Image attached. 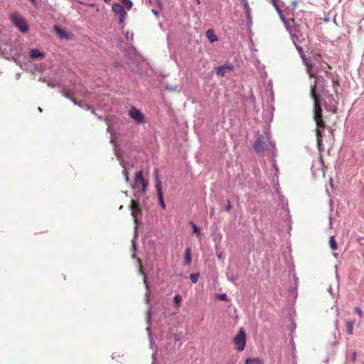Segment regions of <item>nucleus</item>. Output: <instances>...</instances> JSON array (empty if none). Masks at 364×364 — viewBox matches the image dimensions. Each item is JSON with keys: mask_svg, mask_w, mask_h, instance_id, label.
I'll list each match as a JSON object with an SVG mask.
<instances>
[{"mask_svg": "<svg viewBox=\"0 0 364 364\" xmlns=\"http://www.w3.org/2000/svg\"><path fill=\"white\" fill-rule=\"evenodd\" d=\"M123 174L124 176V179H125V181L127 183H129V176H128V172L127 170H124L123 171Z\"/></svg>", "mask_w": 364, "mask_h": 364, "instance_id": "obj_45", "label": "nucleus"}, {"mask_svg": "<svg viewBox=\"0 0 364 364\" xmlns=\"http://www.w3.org/2000/svg\"><path fill=\"white\" fill-rule=\"evenodd\" d=\"M319 133H320V131L318 129H317V131H316L317 144H318V148L319 151H321V140L319 136Z\"/></svg>", "mask_w": 364, "mask_h": 364, "instance_id": "obj_37", "label": "nucleus"}, {"mask_svg": "<svg viewBox=\"0 0 364 364\" xmlns=\"http://www.w3.org/2000/svg\"><path fill=\"white\" fill-rule=\"evenodd\" d=\"M281 20L282 21L287 31L289 33H291L293 31V26L294 24V21L291 18H286L282 14V13L279 14Z\"/></svg>", "mask_w": 364, "mask_h": 364, "instance_id": "obj_11", "label": "nucleus"}, {"mask_svg": "<svg viewBox=\"0 0 364 364\" xmlns=\"http://www.w3.org/2000/svg\"><path fill=\"white\" fill-rule=\"evenodd\" d=\"M11 20L13 24L18 28L23 33L28 31V26L24 18L18 14H14L11 16Z\"/></svg>", "mask_w": 364, "mask_h": 364, "instance_id": "obj_3", "label": "nucleus"}, {"mask_svg": "<svg viewBox=\"0 0 364 364\" xmlns=\"http://www.w3.org/2000/svg\"><path fill=\"white\" fill-rule=\"evenodd\" d=\"M191 262V251L190 247H187L185 250V265H189Z\"/></svg>", "mask_w": 364, "mask_h": 364, "instance_id": "obj_20", "label": "nucleus"}, {"mask_svg": "<svg viewBox=\"0 0 364 364\" xmlns=\"http://www.w3.org/2000/svg\"><path fill=\"white\" fill-rule=\"evenodd\" d=\"M355 357H356V353H355V352H353V353H352V356H351L350 360H351L353 362H354V361H355Z\"/></svg>", "mask_w": 364, "mask_h": 364, "instance_id": "obj_50", "label": "nucleus"}, {"mask_svg": "<svg viewBox=\"0 0 364 364\" xmlns=\"http://www.w3.org/2000/svg\"><path fill=\"white\" fill-rule=\"evenodd\" d=\"M218 257L219 259H221V258H222V253H219V254H218Z\"/></svg>", "mask_w": 364, "mask_h": 364, "instance_id": "obj_60", "label": "nucleus"}, {"mask_svg": "<svg viewBox=\"0 0 364 364\" xmlns=\"http://www.w3.org/2000/svg\"><path fill=\"white\" fill-rule=\"evenodd\" d=\"M210 214L211 216H213L215 214V209L214 208H212L210 210Z\"/></svg>", "mask_w": 364, "mask_h": 364, "instance_id": "obj_53", "label": "nucleus"}, {"mask_svg": "<svg viewBox=\"0 0 364 364\" xmlns=\"http://www.w3.org/2000/svg\"><path fill=\"white\" fill-rule=\"evenodd\" d=\"M355 313H356V314H357L360 317H362V316H363V312L362 309H361L360 307H358V306L355 307Z\"/></svg>", "mask_w": 364, "mask_h": 364, "instance_id": "obj_42", "label": "nucleus"}, {"mask_svg": "<svg viewBox=\"0 0 364 364\" xmlns=\"http://www.w3.org/2000/svg\"><path fill=\"white\" fill-rule=\"evenodd\" d=\"M112 11L118 16L119 23H122L127 16V13L122 4L119 3H114L112 5Z\"/></svg>", "mask_w": 364, "mask_h": 364, "instance_id": "obj_6", "label": "nucleus"}, {"mask_svg": "<svg viewBox=\"0 0 364 364\" xmlns=\"http://www.w3.org/2000/svg\"><path fill=\"white\" fill-rule=\"evenodd\" d=\"M158 198H159L160 206L161 207V208L165 209L166 208V204H165V202H164V200L163 194L158 195Z\"/></svg>", "mask_w": 364, "mask_h": 364, "instance_id": "obj_29", "label": "nucleus"}, {"mask_svg": "<svg viewBox=\"0 0 364 364\" xmlns=\"http://www.w3.org/2000/svg\"><path fill=\"white\" fill-rule=\"evenodd\" d=\"M3 45L6 46L7 44L6 43H3L1 45H0V53H1L2 55H6V49L3 48Z\"/></svg>", "mask_w": 364, "mask_h": 364, "instance_id": "obj_44", "label": "nucleus"}, {"mask_svg": "<svg viewBox=\"0 0 364 364\" xmlns=\"http://www.w3.org/2000/svg\"><path fill=\"white\" fill-rule=\"evenodd\" d=\"M303 63L308 66V62L307 58H306V55H304L303 58H301Z\"/></svg>", "mask_w": 364, "mask_h": 364, "instance_id": "obj_49", "label": "nucleus"}, {"mask_svg": "<svg viewBox=\"0 0 364 364\" xmlns=\"http://www.w3.org/2000/svg\"><path fill=\"white\" fill-rule=\"evenodd\" d=\"M247 336L243 328H240L238 333L233 339L234 344L236 346L237 351H242L246 345Z\"/></svg>", "mask_w": 364, "mask_h": 364, "instance_id": "obj_4", "label": "nucleus"}, {"mask_svg": "<svg viewBox=\"0 0 364 364\" xmlns=\"http://www.w3.org/2000/svg\"><path fill=\"white\" fill-rule=\"evenodd\" d=\"M331 290H332V287L330 286V287H328V291L331 294H332V295H333V293H332Z\"/></svg>", "mask_w": 364, "mask_h": 364, "instance_id": "obj_57", "label": "nucleus"}, {"mask_svg": "<svg viewBox=\"0 0 364 364\" xmlns=\"http://www.w3.org/2000/svg\"><path fill=\"white\" fill-rule=\"evenodd\" d=\"M173 338L176 341H179L180 340V337L177 335V334H173Z\"/></svg>", "mask_w": 364, "mask_h": 364, "instance_id": "obj_54", "label": "nucleus"}, {"mask_svg": "<svg viewBox=\"0 0 364 364\" xmlns=\"http://www.w3.org/2000/svg\"><path fill=\"white\" fill-rule=\"evenodd\" d=\"M126 38L128 39V40H130V41H133V38H134V33L132 32L129 33V31H127L126 33Z\"/></svg>", "mask_w": 364, "mask_h": 364, "instance_id": "obj_43", "label": "nucleus"}, {"mask_svg": "<svg viewBox=\"0 0 364 364\" xmlns=\"http://www.w3.org/2000/svg\"><path fill=\"white\" fill-rule=\"evenodd\" d=\"M139 273H140L141 274H142V275H144V274H144V271H143V269H142L141 267H139Z\"/></svg>", "mask_w": 364, "mask_h": 364, "instance_id": "obj_55", "label": "nucleus"}, {"mask_svg": "<svg viewBox=\"0 0 364 364\" xmlns=\"http://www.w3.org/2000/svg\"><path fill=\"white\" fill-rule=\"evenodd\" d=\"M29 54L32 59H43L45 57V54L36 48L31 49Z\"/></svg>", "mask_w": 364, "mask_h": 364, "instance_id": "obj_15", "label": "nucleus"}, {"mask_svg": "<svg viewBox=\"0 0 364 364\" xmlns=\"http://www.w3.org/2000/svg\"><path fill=\"white\" fill-rule=\"evenodd\" d=\"M269 109H270V112L267 114L269 115V121L271 122L272 120V118H273V112L274 110V108L273 107L272 105H270L269 106Z\"/></svg>", "mask_w": 364, "mask_h": 364, "instance_id": "obj_40", "label": "nucleus"}, {"mask_svg": "<svg viewBox=\"0 0 364 364\" xmlns=\"http://www.w3.org/2000/svg\"><path fill=\"white\" fill-rule=\"evenodd\" d=\"M189 224L191 225L193 232L196 233L198 237H199L201 234L200 228L198 227L193 221H190Z\"/></svg>", "mask_w": 364, "mask_h": 364, "instance_id": "obj_22", "label": "nucleus"}, {"mask_svg": "<svg viewBox=\"0 0 364 364\" xmlns=\"http://www.w3.org/2000/svg\"><path fill=\"white\" fill-rule=\"evenodd\" d=\"M61 94H62L65 97L68 98V99H70V100H71V101H72L75 105H78L79 107H82V108H83V109H87V110H90V109H91V112H92L94 115H95V116L97 115V114H96V113L95 112V111L92 109V107H91L88 104H87V103H85V102H82V101H81V102H77L76 101V100H75V99H74V98H71V97H70V95H69V93H68V92H67L65 90H61Z\"/></svg>", "mask_w": 364, "mask_h": 364, "instance_id": "obj_8", "label": "nucleus"}, {"mask_svg": "<svg viewBox=\"0 0 364 364\" xmlns=\"http://www.w3.org/2000/svg\"><path fill=\"white\" fill-rule=\"evenodd\" d=\"M165 89L166 90H168V91H173V92L178 91L177 87L172 86V85H166Z\"/></svg>", "mask_w": 364, "mask_h": 364, "instance_id": "obj_35", "label": "nucleus"}, {"mask_svg": "<svg viewBox=\"0 0 364 364\" xmlns=\"http://www.w3.org/2000/svg\"><path fill=\"white\" fill-rule=\"evenodd\" d=\"M146 322L149 324V326H150V324H151V308L149 309V311L147 312ZM146 331L148 333V337H149V339L150 348L151 349H154V350H156V347H157V346L154 343V339H153V337H152V335H151L150 326H148L146 328Z\"/></svg>", "mask_w": 364, "mask_h": 364, "instance_id": "obj_10", "label": "nucleus"}, {"mask_svg": "<svg viewBox=\"0 0 364 364\" xmlns=\"http://www.w3.org/2000/svg\"><path fill=\"white\" fill-rule=\"evenodd\" d=\"M271 1L273 6H274L275 9L277 10L278 14L282 13L279 4H277V0H271Z\"/></svg>", "mask_w": 364, "mask_h": 364, "instance_id": "obj_32", "label": "nucleus"}, {"mask_svg": "<svg viewBox=\"0 0 364 364\" xmlns=\"http://www.w3.org/2000/svg\"><path fill=\"white\" fill-rule=\"evenodd\" d=\"M107 130L108 132L111 133L112 132V127H111V126H108Z\"/></svg>", "mask_w": 364, "mask_h": 364, "instance_id": "obj_56", "label": "nucleus"}, {"mask_svg": "<svg viewBox=\"0 0 364 364\" xmlns=\"http://www.w3.org/2000/svg\"><path fill=\"white\" fill-rule=\"evenodd\" d=\"M230 208H231L230 203V201H229V200H228V205H227V207H226L225 210H226L227 211H228V210H230Z\"/></svg>", "mask_w": 364, "mask_h": 364, "instance_id": "obj_51", "label": "nucleus"}, {"mask_svg": "<svg viewBox=\"0 0 364 364\" xmlns=\"http://www.w3.org/2000/svg\"><path fill=\"white\" fill-rule=\"evenodd\" d=\"M284 212H285V213H286L287 215H289V210L288 207H285V208H284Z\"/></svg>", "mask_w": 364, "mask_h": 364, "instance_id": "obj_52", "label": "nucleus"}, {"mask_svg": "<svg viewBox=\"0 0 364 364\" xmlns=\"http://www.w3.org/2000/svg\"><path fill=\"white\" fill-rule=\"evenodd\" d=\"M135 240H136V235L134 236V237L132 239V248L134 250H136V243H135Z\"/></svg>", "mask_w": 364, "mask_h": 364, "instance_id": "obj_48", "label": "nucleus"}, {"mask_svg": "<svg viewBox=\"0 0 364 364\" xmlns=\"http://www.w3.org/2000/svg\"><path fill=\"white\" fill-rule=\"evenodd\" d=\"M138 183H141V194L144 195L146 192V188L148 186V182L146 181L144 178H143V174H142V171H139L138 172H136L135 176H134V183H132L131 184V187L133 189H135L137 186V184Z\"/></svg>", "mask_w": 364, "mask_h": 364, "instance_id": "obj_5", "label": "nucleus"}, {"mask_svg": "<svg viewBox=\"0 0 364 364\" xmlns=\"http://www.w3.org/2000/svg\"><path fill=\"white\" fill-rule=\"evenodd\" d=\"M355 325V320H350L346 323V330L348 334L353 335V326Z\"/></svg>", "mask_w": 364, "mask_h": 364, "instance_id": "obj_21", "label": "nucleus"}, {"mask_svg": "<svg viewBox=\"0 0 364 364\" xmlns=\"http://www.w3.org/2000/svg\"><path fill=\"white\" fill-rule=\"evenodd\" d=\"M247 17L251 21L252 19H251V16H250V11L249 12V15H247Z\"/></svg>", "mask_w": 364, "mask_h": 364, "instance_id": "obj_58", "label": "nucleus"}, {"mask_svg": "<svg viewBox=\"0 0 364 364\" xmlns=\"http://www.w3.org/2000/svg\"><path fill=\"white\" fill-rule=\"evenodd\" d=\"M253 147L258 154L265 150H269L274 154L276 150L275 144L272 141L270 135L268 133H265L264 135L259 136L255 141Z\"/></svg>", "mask_w": 364, "mask_h": 364, "instance_id": "obj_2", "label": "nucleus"}, {"mask_svg": "<svg viewBox=\"0 0 364 364\" xmlns=\"http://www.w3.org/2000/svg\"><path fill=\"white\" fill-rule=\"evenodd\" d=\"M38 80L47 83L48 86L50 87H55L60 86L59 82H55V80H51L50 78H48L46 77H41Z\"/></svg>", "mask_w": 364, "mask_h": 364, "instance_id": "obj_16", "label": "nucleus"}, {"mask_svg": "<svg viewBox=\"0 0 364 364\" xmlns=\"http://www.w3.org/2000/svg\"><path fill=\"white\" fill-rule=\"evenodd\" d=\"M157 350H158V348L156 347V350H154V352L152 353V355H151V358H152V363L151 364H156V360H157V358H156Z\"/></svg>", "mask_w": 364, "mask_h": 364, "instance_id": "obj_34", "label": "nucleus"}, {"mask_svg": "<svg viewBox=\"0 0 364 364\" xmlns=\"http://www.w3.org/2000/svg\"><path fill=\"white\" fill-rule=\"evenodd\" d=\"M363 241L360 242L361 245H364V238L362 239Z\"/></svg>", "mask_w": 364, "mask_h": 364, "instance_id": "obj_63", "label": "nucleus"}, {"mask_svg": "<svg viewBox=\"0 0 364 364\" xmlns=\"http://www.w3.org/2000/svg\"><path fill=\"white\" fill-rule=\"evenodd\" d=\"M144 283L146 289V303L149 304V287H148V284L146 283V277L144 278Z\"/></svg>", "mask_w": 364, "mask_h": 364, "instance_id": "obj_33", "label": "nucleus"}, {"mask_svg": "<svg viewBox=\"0 0 364 364\" xmlns=\"http://www.w3.org/2000/svg\"><path fill=\"white\" fill-rule=\"evenodd\" d=\"M329 245L333 250H336L338 248L336 241L335 240L334 236H331L329 240Z\"/></svg>", "mask_w": 364, "mask_h": 364, "instance_id": "obj_25", "label": "nucleus"}, {"mask_svg": "<svg viewBox=\"0 0 364 364\" xmlns=\"http://www.w3.org/2000/svg\"><path fill=\"white\" fill-rule=\"evenodd\" d=\"M244 8H245L247 15H249V12L250 11V8L249 6L247 1H245Z\"/></svg>", "mask_w": 364, "mask_h": 364, "instance_id": "obj_41", "label": "nucleus"}, {"mask_svg": "<svg viewBox=\"0 0 364 364\" xmlns=\"http://www.w3.org/2000/svg\"><path fill=\"white\" fill-rule=\"evenodd\" d=\"M294 46H295L296 50L298 51L300 57L303 58V56L305 55V54H304V52L302 48L299 44H296V45H294Z\"/></svg>", "mask_w": 364, "mask_h": 364, "instance_id": "obj_31", "label": "nucleus"}, {"mask_svg": "<svg viewBox=\"0 0 364 364\" xmlns=\"http://www.w3.org/2000/svg\"><path fill=\"white\" fill-rule=\"evenodd\" d=\"M206 37L210 43H214L218 41L217 36L212 29H209L206 31Z\"/></svg>", "mask_w": 364, "mask_h": 364, "instance_id": "obj_19", "label": "nucleus"}, {"mask_svg": "<svg viewBox=\"0 0 364 364\" xmlns=\"http://www.w3.org/2000/svg\"><path fill=\"white\" fill-rule=\"evenodd\" d=\"M111 142L113 143V144H115V141H114V140L113 139H112Z\"/></svg>", "mask_w": 364, "mask_h": 364, "instance_id": "obj_64", "label": "nucleus"}, {"mask_svg": "<svg viewBox=\"0 0 364 364\" xmlns=\"http://www.w3.org/2000/svg\"><path fill=\"white\" fill-rule=\"evenodd\" d=\"M173 301H174L176 305L178 306L180 302H181V295L180 294L175 295L174 297H173Z\"/></svg>", "mask_w": 364, "mask_h": 364, "instance_id": "obj_36", "label": "nucleus"}, {"mask_svg": "<svg viewBox=\"0 0 364 364\" xmlns=\"http://www.w3.org/2000/svg\"><path fill=\"white\" fill-rule=\"evenodd\" d=\"M38 111H39L40 112H42V111H43V110H42V109H41V107H38Z\"/></svg>", "mask_w": 364, "mask_h": 364, "instance_id": "obj_61", "label": "nucleus"}, {"mask_svg": "<svg viewBox=\"0 0 364 364\" xmlns=\"http://www.w3.org/2000/svg\"><path fill=\"white\" fill-rule=\"evenodd\" d=\"M134 197L138 198V196H137V193H136V192H135V193H134Z\"/></svg>", "mask_w": 364, "mask_h": 364, "instance_id": "obj_62", "label": "nucleus"}, {"mask_svg": "<svg viewBox=\"0 0 364 364\" xmlns=\"http://www.w3.org/2000/svg\"><path fill=\"white\" fill-rule=\"evenodd\" d=\"M325 103H326L327 101L329 102V107H326L328 111H331L335 112H336V102L333 99L332 95H328L325 98Z\"/></svg>", "mask_w": 364, "mask_h": 364, "instance_id": "obj_14", "label": "nucleus"}, {"mask_svg": "<svg viewBox=\"0 0 364 364\" xmlns=\"http://www.w3.org/2000/svg\"><path fill=\"white\" fill-rule=\"evenodd\" d=\"M149 2L150 4L153 6L157 5L159 7L160 10L162 9V5L159 0H149Z\"/></svg>", "mask_w": 364, "mask_h": 364, "instance_id": "obj_30", "label": "nucleus"}, {"mask_svg": "<svg viewBox=\"0 0 364 364\" xmlns=\"http://www.w3.org/2000/svg\"><path fill=\"white\" fill-rule=\"evenodd\" d=\"M121 1H122V6L124 8L125 7L128 10L130 9L133 6V4L131 0H121Z\"/></svg>", "mask_w": 364, "mask_h": 364, "instance_id": "obj_24", "label": "nucleus"}, {"mask_svg": "<svg viewBox=\"0 0 364 364\" xmlns=\"http://www.w3.org/2000/svg\"><path fill=\"white\" fill-rule=\"evenodd\" d=\"M227 70H232L233 66L232 65H223L221 66L218 67L216 68L215 72L218 75H219L220 77H223V76H225Z\"/></svg>", "mask_w": 364, "mask_h": 364, "instance_id": "obj_13", "label": "nucleus"}, {"mask_svg": "<svg viewBox=\"0 0 364 364\" xmlns=\"http://www.w3.org/2000/svg\"><path fill=\"white\" fill-rule=\"evenodd\" d=\"M54 31L61 39L68 38V34L65 31L59 28L58 26H54Z\"/></svg>", "mask_w": 364, "mask_h": 364, "instance_id": "obj_18", "label": "nucleus"}, {"mask_svg": "<svg viewBox=\"0 0 364 364\" xmlns=\"http://www.w3.org/2000/svg\"><path fill=\"white\" fill-rule=\"evenodd\" d=\"M308 73L310 75L311 77H314V75L311 73L309 68H308Z\"/></svg>", "mask_w": 364, "mask_h": 364, "instance_id": "obj_59", "label": "nucleus"}, {"mask_svg": "<svg viewBox=\"0 0 364 364\" xmlns=\"http://www.w3.org/2000/svg\"><path fill=\"white\" fill-rule=\"evenodd\" d=\"M319 163L321 164V171L323 173V175H324V170H323L324 165H323V159L321 156L319 157Z\"/></svg>", "mask_w": 364, "mask_h": 364, "instance_id": "obj_46", "label": "nucleus"}, {"mask_svg": "<svg viewBox=\"0 0 364 364\" xmlns=\"http://www.w3.org/2000/svg\"><path fill=\"white\" fill-rule=\"evenodd\" d=\"M152 13L154 14V15L156 17V18H159V12L158 10L155 9H152L151 10Z\"/></svg>", "mask_w": 364, "mask_h": 364, "instance_id": "obj_47", "label": "nucleus"}, {"mask_svg": "<svg viewBox=\"0 0 364 364\" xmlns=\"http://www.w3.org/2000/svg\"><path fill=\"white\" fill-rule=\"evenodd\" d=\"M245 364H262V363L258 358H247Z\"/></svg>", "mask_w": 364, "mask_h": 364, "instance_id": "obj_27", "label": "nucleus"}, {"mask_svg": "<svg viewBox=\"0 0 364 364\" xmlns=\"http://www.w3.org/2000/svg\"><path fill=\"white\" fill-rule=\"evenodd\" d=\"M129 116L138 124H141L145 122L144 115L134 107L130 109Z\"/></svg>", "mask_w": 364, "mask_h": 364, "instance_id": "obj_9", "label": "nucleus"}, {"mask_svg": "<svg viewBox=\"0 0 364 364\" xmlns=\"http://www.w3.org/2000/svg\"><path fill=\"white\" fill-rule=\"evenodd\" d=\"M218 298L221 301H228V298L226 294H218Z\"/></svg>", "mask_w": 364, "mask_h": 364, "instance_id": "obj_39", "label": "nucleus"}, {"mask_svg": "<svg viewBox=\"0 0 364 364\" xmlns=\"http://www.w3.org/2000/svg\"><path fill=\"white\" fill-rule=\"evenodd\" d=\"M324 80L322 77H316V84L314 86H311V97L314 100V119L316 122V124L319 127H323L324 123L321 119V109L318 105V96L316 94V90H317V85H318L320 82H323Z\"/></svg>", "mask_w": 364, "mask_h": 364, "instance_id": "obj_1", "label": "nucleus"}, {"mask_svg": "<svg viewBox=\"0 0 364 364\" xmlns=\"http://www.w3.org/2000/svg\"><path fill=\"white\" fill-rule=\"evenodd\" d=\"M272 166L274 169V175L277 178V182L278 181V176H279V168L277 165V161L274 159H272Z\"/></svg>", "mask_w": 364, "mask_h": 364, "instance_id": "obj_23", "label": "nucleus"}, {"mask_svg": "<svg viewBox=\"0 0 364 364\" xmlns=\"http://www.w3.org/2000/svg\"><path fill=\"white\" fill-rule=\"evenodd\" d=\"M199 276H200L199 273L191 274L190 275L189 277L193 284L197 283Z\"/></svg>", "mask_w": 364, "mask_h": 364, "instance_id": "obj_28", "label": "nucleus"}, {"mask_svg": "<svg viewBox=\"0 0 364 364\" xmlns=\"http://www.w3.org/2000/svg\"><path fill=\"white\" fill-rule=\"evenodd\" d=\"M4 56L5 57L6 59H11L13 60L14 62L17 63V58L16 57H14V56H11V55H9L7 51H6V55H4Z\"/></svg>", "mask_w": 364, "mask_h": 364, "instance_id": "obj_38", "label": "nucleus"}, {"mask_svg": "<svg viewBox=\"0 0 364 364\" xmlns=\"http://www.w3.org/2000/svg\"><path fill=\"white\" fill-rule=\"evenodd\" d=\"M130 209L132 211V213H131L132 216L133 217V218L134 220V223H135L134 230L136 232V229H137V225H136L137 220H138V218L139 217V215H141V209L139 208L138 203L134 200H132V201H131Z\"/></svg>", "mask_w": 364, "mask_h": 364, "instance_id": "obj_7", "label": "nucleus"}, {"mask_svg": "<svg viewBox=\"0 0 364 364\" xmlns=\"http://www.w3.org/2000/svg\"><path fill=\"white\" fill-rule=\"evenodd\" d=\"M289 34L294 45L299 44V43H301L302 40H304L302 36L300 33H297L296 30L293 31L291 33H289Z\"/></svg>", "mask_w": 364, "mask_h": 364, "instance_id": "obj_17", "label": "nucleus"}, {"mask_svg": "<svg viewBox=\"0 0 364 364\" xmlns=\"http://www.w3.org/2000/svg\"><path fill=\"white\" fill-rule=\"evenodd\" d=\"M114 151H115V154H116L118 160L119 161V164H120L122 168H124V170H126L127 164H126L125 161L122 159V157L118 155L116 148L114 149Z\"/></svg>", "mask_w": 364, "mask_h": 364, "instance_id": "obj_26", "label": "nucleus"}, {"mask_svg": "<svg viewBox=\"0 0 364 364\" xmlns=\"http://www.w3.org/2000/svg\"><path fill=\"white\" fill-rule=\"evenodd\" d=\"M154 181H155V188L157 191V196L159 195V194H163L162 193V191H161V181L159 179V170L158 168H155L154 171Z\"/></svg>", "mask_w": 364, "mask_h": 364, "instance_id": "obj_12", "label": "nucleus"}]
</instances>
